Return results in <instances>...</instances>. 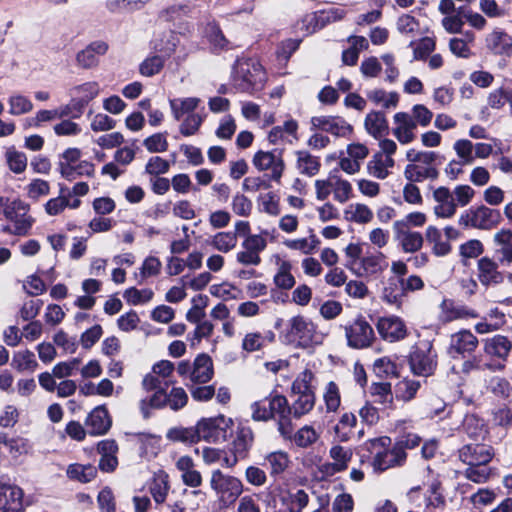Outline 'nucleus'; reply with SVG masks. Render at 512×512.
<instances>
[{"label": "nucleus", "instance_id": "f257e3e1", "mask_svg": "<svg viewBox=\"0 0 512 512\" xmlns=\"http://www.w3.org/2000/svg\"><path fill=\"white\" fill-rule=\"evenodd\" d=\"M251 416L255 421H277L278 431L285 439H290L293 432L291 410L285 396L270 394L262 400L255 401L251 405Z\"/></svg>", "mask_w": 512, "mask_h": 512}, {"label": "nucleus", "instance_id": "f03ea898", "mask_svg": "<svg viewBox=\"0 0 512 512\" xmlns=\"http://www.w3.org/2000/svg\"><path fill=\"white\" fill-rule=\"evenodd\" d=\"M494 242L499 246L495 252L498 262L488 257L478 261L479 280L483 285L499 284L503 281L498 263L502 266H512V230L501 229L494 235Z\"/></svg>", "mask_w": 512, "mask_h": 512}, {"label": "nucleus", "instance_id": "7ed1b4c3", "mask_svg": "<svg viewBox=\"0 0 512 512\" xmlns=\"http://www.w3.org/2000/svg\"><path fill=\"white\" fill-rule=\"evenodd\" d=\"M371 456V466L376 473L384 472L391 468L401 467L405 464L407 454L401 445L392 446L391 438L382 436L370 439L364 444Z\"/></svg>", "mask_w": 512, "mask_h": 512}, {"label": "nucleus", "instance_id": "20e7f679", "mask_svg": "<svg viewBox=\"0 0 512 512\" xmlns=\"http://www.w3.org/2000/svg\"><path fill=\"white\" fill-rule=\"evenodd\" d=\"M267 80L266 72L261 63L252 58L237 59L232 74L234 87L247 93L262 90Z\"/></svg>", "mask_w": 512, "mask_h": 512}, {"label": "nucleus", "instance_id": "39448f33", "mask_svg": "<svg viewBox=\"0 0 512 512\" xmlns=\"http://www.w3.org/2000/svg\"><path fill=\"white\" fill-rule=\"evenodd\" d=\"M431 340H421L415 344L409 356V366L414 375L428 377L434 374L438 361Z\"/></svg>", "mask_w": 512, "mask_h": 512}, {"label": "nucleus", "instance_id": "423d86ee", "mask_svg": "<svg viewBox=\"0 0 512 512\" xmlns=\"http://www.w3.org/2000/svg\"><path fill=\"white\" fill-rule=\"evenodd\" d=\"M210 486L215 492L218 501L224 507L235 503L243 493L242 481L232 475L224 474L220 470H214L211 474Z\"/></svg>", "mask_w": 512, "mask_h": 512}, {"label": "nucleus", "instance_id": "0eeeda50", "mask_svg": "<svg viewBox=\"0 0 512 512\" xmlns=\"http://www.w3.org/2000/svg\"><path fill=\"white\" fill-rule=\"evenodd\" d=\"M177 36L172 32L164 35V38L159 42L157 39L153 41V49L162 53V55H153L147 57L139 67L141 75L152 77L158 74L164 67L166 58L175 51L177 46Z\"/></svg>", "mask_w": 512, "mask_h": 512}, {"label": "nucleus", "instance_id": "6e6552de", "mask_svg": "<svg viewBox=\"0 0 512 512\" xmlns=\"http://www.w3.org/2000/svg\"><path fill=\"white\" fill-rule=\"evenodd\" d=\"M347 345L352 349H366L375 341V333L371 324L363 315H358L352 322L342 326Z\"/></svg>", "mask_w": 512, "mask_h": 512}, {"label": "nucleus", "instance_id": "1a4fd4ad", "mask_svg": "<svg viewBox=\"0 0 512 512\" xmlns=\"http://www.w3.org/2000/svg\"><path fill=\"white\" fill-rule=\"evenodd\" d=\"M500 221V211L484 205L471 207L462 213L458 219L459 225L464 228L471 227L481 230H491L496 227Z\"/></svg>", "mask_w": 512, "mask_h": 512}, {"label": "nucleus", "instance_id": "9d476101", "mask_svg": "<svg viewBox=\"0 0 512 512\" xmlns=\"http://www.w3.org/2000/svg\"><path fill=\"white\" fill-rule=\"evenodd\" d=\"M287 338L289 342H297L301 347L321 344L323 339L313 322L300 315L289 320Z\"/></svg>", "mask_w": 512, "mask_h": 512}, {"label": "nucleus", "instance_id": "9b49d317", "mask_svg": "<svg viewBox=\"0 0 512 512\" xmlns=\"http://www.w3.org/2000/svg\"><path fill=\"white\" fill-rule=\"evenodd\" d=\"M232 424V419L222 414L200 419L196 424L199 441L203 440L208 443H217L221 440H225L227 431Z\"/></svg>", "mask_w": 512, "mask_h": 512}, {"label": "nucleus", "instance_id": "f8f14e48", "mask_svg": "<svg viewBox=\"0 0 512 512\" xmlns=\"http://www.w3.org/2000/svg\"><path fill=\"white\" fill-rule=\"evenodd\" d=\"M30 210L29 204L20 199L9 200L8 205L4 209L5 217L13 224L5 226L4 231L13 232L16 235H24L31 226V217L28 215Z\"/></svg>", "mask_w": 512, "mask_h": 512}, {"label": "nucleus", "instance_id": "ddd939ff", "mask_svg": "<svg viewBox=\"0 0 512 512\" xmlns=\"http://www.w3.org/2000/svg\"><path fill=\"white\" fill-rule=\"evenodd\" d=\"M252 163L259 171H270V179L280 182L285 169L283 151L281 149H273L271 151L259 150L255 153Z\"/></svg>", "mask_w": 512, "mask_h": 512}, {"label": "nucleus", "instance_id": "4468645a", "mask_svg": "<svg viewBox=\"0 0 512 512\" xmlns=\"http://www.w3.org/2000/svg\"><path fill=\"white\" fill-rule=\"evenodd\" d=\"M311 130H321L336 137L348 138L353 133V127L339 116L321 115L310 120Z\"/></svg>", "mask_w": 512, "mask_h": 512}, {"label": "nucleus", "instance_id": "2eb2a0df", "mask_svg": "<svg viewBox=\"0 0 512 512\" xmlns=\"http://www.w3.org/2000/svg\"><path fill=\"white\" fill-rule=\"evenodd\" d=\"M478 344L477 337L470 330L462 329L450 336L447 352L452 358L464 357L472 354Z\"/></svg>", "mask_w": 512, "mask_h": 512}, {"label": "nucleus", "instance_id": "dca6fc26", "mask_svg": "<svg viewBox=\"0 0 512 512\" xmlns=\"http://www.w3.org/2000/svg\"><path fill=\"white\" fill-rule=\"evenodd\" d=\"M376 329L380 337L390 343L401 341L407 336L406 325L397 316L380 317L377 320Z\"/></svg>", "mask_w": 512, "mask_h": 512}, {"label": "nucleus", "instance_id": "f3484780", "mask_svg": "<svg viewBox=\"0 0 512 512\" xmlns=\"http://www.w3.org/2000/svg\"><path fill=\"white\" fill-rule=\"evenodd\" d=\"M438 320L447 324L456 320L475 319L479 314L470 307L456 303L452 299L445 298L439 305Z\"/></svg>", "mask_w": 512, "mask_h": 512}, {"label": "nucleus", "instance_id": "a211bd4d", "mask_svg": "<svg viewBox=\"0 0 512 512\" xmlns=\"http://www.w3.org/2000/svg\"><path fill=\"white\" fill-rule=\"evenodd\" d=\"M23 490L10 483H0V512H24Z\"/></svg>", "mask_w": 512, "mask_h": 512}, {"label": "nucleus", "instance_id": "6ab92c4d", "mask_svg": "<svg viewBox=\"0 0 512 512\" xmlns=\"http://www.w3.org/2000/svg\"><path fill=\"white\" fill-rule=\"evenodd\" d=\"M459 459L467 466L489 464L494 456L493 448L485 444H467L458 451Z\"/></svg>", "mask_w": 512, "mask_h": 512}, {"label": "nucleus", "instance_id": "aec40b11", "mask_svg": "<svg viewBox=\"0 0 512 512\" xmlns=\"http://www.w3.org/2000/svg\"><path fill=\"white\" fill-rule=\"evenodd\" d=\"M394 238L399 242L405 253L418 251L423 245V236L417 231H412L407 222L395 221L393 224Z\"/></svg>", "mask_w": 512, "mask_h": 512}, {"label": "nucleus", "instance_id": "412c9836", "mask_svg": "<svg viewBox=\"0 0 512 512\" xmlns=\"http://www.w3.org/2000/svg\"><path fill=\"white\" fill-rule=\"evenodd\" d=\"M387 267L388 262L382 252L371 253L360 259L353 274L357 277L368 278L382 273Z\"/></svg>", "mask_w": 512, "mask_h": 512}, {"label": "nucleus", "instance_id": "4be33fe9", "mask_svg": "<svg viewBox=\"0 0 512 512\" xmlns=\"http://www.w3.org/2000/svg\"><path fill=\"white\" fill-rule=\"evenodd\" d=\"M279 501L281 509L278 512H302L309 503V495L303 489L283 490Z\"/></svg>", "mask_w": 512, "mask_h": 512}, {"label": "nucleus", "instance_id": "5701e85b", "mask_svg": "<svg viewBox=\"0 0 512 512\" xmlns=\"http://www.w3.org/2000/svg\"><path fill=\"white\" fill-rule=\"evenodd\" d=\"M433 198L436 201L434 213L440 218H451L456 213L457 204L455 203L452 192L444 186L437 188L433 192Z\"/></svg>", "mask_w": 512, "mask_h": 512}, {"label": "nucleus", "instance_id": "b1692460", "mask_svg": "<svg viewBox=\"0 0 512 512\" xmlns=\"http://www.w3.org/2000/svg\"><path fill=\"white\" fill-rule=\"evenodd\" d=\"M345 15L346 10L343 7H329L312 13L305 18V21L313 25L312 32H314L328 24L342 20Z\"/></svg>", "mask_w": 512, "mask_h": 512}, {"label": "nucleus", "instance_id": "393cba45", "mask_svg": "<svg viewBox=\"0 0 512 512\" xmlns=\"http://www.w3.org/2000/svg\"><path fill=\"white\" fill-rule=\"evenodd\" d=\"M85 424L91 435H104L110 429L112 421L106 407L98 406L89 413Z\"/></svg>", "mask_w": 512, "mask_h": 512}, {"label": "nucleus", "instance_id": "a878e982", "mask_svg": "<svg viewBox=\"0 0 512 512\" xmlns=\"http://www.w3.org/2000/svg\"><path fill=\"white\" fill-rule=\"evenodd\" d=\"M396 127L393 130L394 136L401 144L411 143L415 139L414 130L416 122L410 114L406 112H398L394 115Z\"/></svg>", "mask_w": 512, "mask_h": 512}, {"label": "nucleus", "instance_id": "bb28decb", "mask_svg": "<svg viewBox=\"0 0 512 512\" xmlns=\"http://www.w3.org/2000/svg\"><path fill=\"white\" fill-rule=\"evenodd\" d=\"M512 349V341L504 335L497 334L483 340L484 352L491 356L505 361Z\"/></svg>", "mask_w": 512, "mask_h": 512}, {"label": "nucleus", "instance_id": "cd10ccee", "mask_svg": "<svg viewBox=\"0 0 512 512\" xmlns=\"http://www.w3.org/2000/svg\"><path fill=\"white\" fill-rule=\"evenodd\" d=\"M108 51V44L98 40L90 43L85 49L76 55V61L79 66L85 69L92 68L98 64V57Z\"/></svg>", "mask_w": 512, "mask_h": 512}, {"label": "nucleus", "instance_id": "c85d7f7f", "mask_svg": "<svg viewBox=\"0 0 512 512\" xmlns=\"http://www.w3.org/2000/svg\"><path fill=\"white\" fill-rule=\"evenodd\" d=\"M254 443V433L249 426L239 425L232 441V452L240 459H246Z\"/></svg>", "mask_w": 512, "mask_h": 512}, {"label": "nucleus", "instance_id": "c756f323", "mask_svg": "<svg viewBox=\"0 0 512 512\" xmlns=\"http://www.w3.org/2000/svg\"><path fill=\"white\" fill-rule=\"evenodd\" d=\"M176 467L181 473L183 483L191 488H197L202 484L201 473L189 456H182L176 462Z\"/></svg>", "mask_w": 512, "mask_h": 512}, {"label": "nucleus", "instance_id": "7c9ffc66", "mask_svg": "<svg viewBox=\"0 0 512 512\" xmlns=\"http://www.w3.org/2000/svg\"><path fill=\"white\" fill-rule=\"evenodd\" d=\"M213 362L209 355L200 354L193 362L192 382L194 384H204L213 377Z\"/></svg>", "mask_w": 512, "mask_h": 512}, {"label": "nucleus", "instance_id": "2f4dec72", "mask_svg": "<svg viewBox=\"0 0 512 512\" xmlns=\"http://www.w3.org/2000/svg\"><path fill=\"white\" fill-rule=\"evenodd\" d=\"M395 165L392 157H384V154H374L367 163V172L370 176L384 180L390 175V169Z\"/></svg>", "mask_w": 512, "mask_h": 512}, {"label": "nucleus", "instance_id": "473e14b6", "mask_svg": "<svg viewBox=\"0 0 512 512\" xmlns=\"http://www.w3.org/2000/svg\"><path fill=\"white\" fill-rule=\"evenodd\" d=\"M488 48L497 55L512 56V37L503 31H494L487 37Z\"/></svg>", "mask_w": 512, "mask_h": 512}, {"label": "nucleus", "instance_id": "72a5a7b5", "mask_svg": "<svg viewBox=\"0 0 512 512\" xmlns=\"http://www.w3.org/2000/svg\"><path fill=\"white\" fill-rule=\"evenodd\" d=\"M364 126L366 131L375 139H379L388 132V123L384 113L372 111L365 117Z\"/></svg>", "mask_w": 512, "mask_h": 512}, {"label": "nucleus", "instance_id": "f704fd0d", "mask_svg": "<svg viewBox=\"0 0 512 512\" xmlns=\"http://www.w3.org/2000/svg\"><path fill=\"white\" fill-rule=\"evenodd\" d=\"M296 167L300 174L312 177L320 170L319 158L312 155L306 150H299L295 152Z\"/></svg>", "mask_w": 512, "mask_h": 512}, {"label": "nucleus", "instance_id": "c9c22d12", "mask_svg": "<svg viewBox=\"0 0 512 512\" xmlns=\"http://www.w3.org/2000/svg\"><path fill=\"white\" fill-rule=\"evenodd\" d=\"M439 172L434 166H424L419 163L408 164L404 170V176L410 182H423L426 179L434 180Z\"/></svg>", "mask_w": 512, "mask_h": 512}, {"label": "nucleus", "instance_id": "e433bc0d", "mask_svg": "<svg viewBox=\"0 0 512 512\" xmlns=\"http://www.w3.org/2000/svg\"><path fill=\"white\" fill-rule=\"evenodd\" d=\"M267 467L269 468L271 477H278L283 474L290 464V457L285 451H273L267 454L264 458Z\"/></svg>", "mask_w": 512, "mask_h": 512}, {"label": "nucleus", "instance_id": "4c0bfd02", "mask_svg": "<svg viewBox=\"0 0 512 512\" xmlns=\"http://www.w3.org/2000/svg\"><path fill=\"white\" fill-rule=\"evenodd\" d=\"M504 368L503 364H496L487 362L484 360L482 355H474L471 358L465 360L461 365V373L469 375L474 372H481L484 370L497 371Z\"/></svg>", "mask_w": 512, "mask_h": 512}, {"label": "nucleus", "instance_id": "58836bf2", "mask_svg": "<svg viewBox=\"0 0 512 512\" xmlns=\"http://www.w3.org/2000/svg\"><path fill=\"white\" fill-rule=\"evenodd\" d=\"M95 166L93 163L89 161H79L74 163V165L65 164L61 165L60 173L61 175L69 181L75 180L77 177L88 176L91 177L94 175Z\"/></svg>", "mask_w": 512, "mask_h": 512}, {"label": "nucleus", "instance_id": "ea45409f", "mask_svg": "<svg viewBox=\"0 0 512 512\" xmlns=\"http://www.w3.org/2000/svg\"><path fill=\"white\" fill-rule=\"evenodd\" d=\"M296 398L290 406L291 415L300 418L309 413L315 405V393H292Z\"/></svg>", "mask_w": 512, "mask_h": 512}, {"label": "nucleus", "instance_id": "a19ab883", "mask_svg": "<svg viewBox=\"0 0 512 512\" xmlns=\"http://www.w3.org/2000/svg\"><path fill=\"white\" fill-rule=\"evenodd\" d=\"M153 392L152 396L143 398L139 402V408L144 418L150 416L151 409H161L167 405V393L165 388Z\"/></svg>", "mask_w": 512, "mask_h": 512}, {"label": "nucleus", "instance_id": "79ce46f5", "mask_svg": "<svg viewBox=\"0 0 512 512\" xmlns=\"http://www.w3.org/2000/svg\"><path fill=\"white\" fill-rule=\"evenodd\" d=\"M200 99L197 97L177 98L169 101L172 114L176 120L188 113L191 114L199 105Z\"/></svg>", "mask_w": 512, "mask_h": 512}, {"label": "nucleus", "instance_id": "37998d69", "mask_svg": "<svg viewBox=\"0 0 512 512\" xmlns=\"http://www.w3.org/2000/svg\"><path fill=\"white\" fill-rule=\"evenodd\" d=\"M420 387V381L404 378L400 380L395 386V397L396 399L405 402L410 401L416 396Z\"/></svg>", "mask_w": 512, "mask_h": 512}, {"label": "nucleus", "instance_id": "c03bdc74", "mask_svg": "<svg viewBox=\"0 0 512 512\" xmlns=\"http://www.w3.org/2000/svg\"><path fill=\"white\" fill-rule=\"evenodd\" d=\"M315 375L310 369L300 372L292 383V393H315Z\"/></svg>", "mask_w": 512, "mask_h": 512}, {"label": "nucleus", "instance_id": "a18cd8bd", "mask_svg": "<svg viewBox=\"0 0 512 512\" xmlns=\"http://www.w3.org/2000/svg\"><path fill=\"white\" fill-rule=\"evenodd\" d=\"M426 239L429 243L433 244L432 250L437 256H445L451 250L448 241L442 239L441 231L434 226H429L426 229Z\"/></svg>", "mask_w": 512, "mask_h": 512}, {"label": "nucleus", "instance_id": "49530a36", "mask_svg": "<svg viewBox=\"0 0 512 512\" xmlns=\"http://www.w3.org/2000/svg\"><path fill=\"white\" fill-rule=\"evenodd\" d=\"M344 214L346 220L360 224L368 223L373 218V213L368 206L360 203L349 205Z\"/></svg>", "mask_w": 512, "mask_h": 512}, {"label": "nucleus", "instance_id": "de8ad7c7", "mask_svg": "<svg viewBox=\"0 0 512 512\" xmlns=\"http://www.w3.org/2000/svg\"><path fill=\"white\" fill-rule=\"evenodd\" d=\"M211 245L222 253H228L237 245V235L233 232H218L211 239Z\"/></svg>", "mask_w": 512, "mask_h": 512}, {"label": "nucleus", "instance_id": "09e8293b", "mask_svg": "<svg viewBox=\"0 0 512 512\" xmlns=\"http://www.w3.org/2000/svg\"><path fill=\"white\" fill-rule=\"evenodd\" d=\"M97 470L92 465L71 464L67 469V476L70 479L78 480L82 483L90 482L95 478Z\"/></svg>", "mask_w": 512, "mask_h": 512}, {"label": "nucleus", "instance_id": "8fccbe9b", "mask_svg": "<svg viewBox=\"0 0 512 512\" xmlns=\"http://www.w3.org/2000/svg\"><path fill=\"white\" fill-rule=\"evenodd\" d=\"M291 263L289 261H282L279 265L278 271L274 276V283L280 289L289 290L295 285V278L291 274Z\"/></svg>", "mask_w": 512, "mask_h": 512}, {"label": "nucleus", "instance_id": "3c124183", "mask_svg": "<svg viewBox=\"0 0 512 512\" xmlns=\"http://www.w3.org/2000/svg\"><path fill=\"white\" fill-rule=\"evenodd\" d=\"M404 294L400 279L390 278L388 285L383 290V300L389 304L398 305Z\"/></svg>", "mask_w": 512, "mask_h": 512}, {"label": "nucleus", "instance_id": "603ef678", "mask_svg": "<svg viewBox=\"0 0 512 512\" xmlns=\"http://www.w3.org/2000/svg\"><path fill=\"white\" fill-rule=\"evenodd\" d=\"M169 482L166 474L157 475L150 485V492L156 503H163L169 493Z\"/></svg>", "mask_w": 512, "mask_h": 512}, {"label": "nucleus", "instance_id": "864d4df0", "mask_svg": "<svg viewBox=\"0 0 512 512\" xmlns=\"http://www.w3.org/2000/svg\"><path fill=\"white\" fill-rule=\"evenodd\" d=\"M167 438L173 441L184 443H196L199 441L197 426L194 427H175L167 432Z\"/></svg>", "mask_w": 512, "mask_h": 512}, {"label": "nucleus", "instance_id": "5fc2aeb1", "mask_svg": "<svg viewBox=\"0 0 512 512\" xmlns=\"http://www.w3.org/2000/svg\"><path fill=\"white\" fill-rule=\"evenodd\" d=\"M5 158L10 170L16 174L22 173L27 167L25 153L16 150L15 147H9L6 150Z\"/></svg>", "mask_w": 512, "mask_h": 512}, {"label": "nucleus", "instance_id": "6e6d98bb", "mask_svg": "<svg viewBox=\"0 0 512 512\" xmlns=\"http://www.w3.org/2000/svg\"><path fill=\"white\" fill-rule=\"evenodd\" d=\"M318 437V433L312 426L305 425L296 433L293 431L292 437L289 440H293L294 443L299 447H308L315 443Z\"/></svg>", "mask_w": 512, "mask_h": 512}, {"label": "nucleus", "instance_id": "4d7b16f0", "mask_svg": "<svg viewBox=\"0 0 512 512\" xmlns=\"http://www.w3.org/2000/svg\"><path fill=\"white\" fill-rule=\"evenodd\" d=\"M332 184L334 199L339 203L348 201L352 193V186L349 181L332 175Z\"/></svg>", "mask_w": 512, "mask_h": 512}, {"label": "nucleus", "instance_id": "13d9d810", "mask_svg": "<svg viewBox=\"0 0 512 512\" xmlns=\"http://www.w3.org/2000/svg\"><path fill=\"white\" fill-rule=\"evenodd\" d=\"M81 359L71 358L67 361L59 362L53 368V375L57 378H66L75 375L80 370Z\"/></svg>", "mask_w": 512, "mask_h": 512}, {"label": "nucleus", "instance_id": "bf43d9fd", "mask_svg": "<svg viewBox=\"0 0 512 512\" xmlns=\"http://www.w3.org/2000/svg\"><path fill=\"white\" fill-rule=\"evenodd\" d=\"M371 395L375 401L384 406H390L393 402V393L391 384L388 382L373 383L371 385Z\"/></svg>", "mask_w": 512, "mask_h": 512}, {"label": "nucleus", "instance_id": "052dcab7", "mask_svg": "<svg viewBox=\"0 0 512 512\" xmlns=\"http://www.w3.org/2000/svg\"><path fill=\"white\" fill-rule=\"evenodd\" d=\"M352 450L340 445H334L329 450V456L333 460L338 469L344 471L348 468V464L352 458Z\"/></svg>", "mask_w": 512, "mask_h": 512}, {"label": "nucleus", "instance_id": "680f3d73", "mask_svg": "<svg viewBox=\"0 0 512 512\" xmlns=\"http://www.w3.org/2000/svg\"><path fill=\"white\" fill-rule=\"evenodd\" d=\"M453 149L458 157V160L464 164L471 165L475 160L473 155L474 144L468 139H459L453 144Z\"/></svg>", "mask_w": 512, "mask_h": 512}, {"label": "nucleus", "instance_id": "e2e57ef3", "mask_svg": "<svg viewBox=\"0 0 512 512\" xmlns=\"http://www.w3.org/2000/svg\"><path fill=\"white\" fill-rule=\"evenodd\" d=\"M204 33L214 49L222 50L227 47L228 40L225 38L221 29L215 22L208 23Z\"/></svg>", "mask_w": 512, "mask_h": 512}, {"label": "nucleus", "instance_id": "0e129e2a", "mask_svg": "<svg viewBox=\"0 0 512 512\" xmlns=\"http://www.w3.org/2000/svg\"><path fill=\"white\" fill-rule=\"evenodd\" d=\"M323 399L328 412H336L338 410L341 404V397L339 388L335 382L331 381L327 384Z\"/></svg>", "mask_w": 512, "mask_h": 512}, {"label": "nucleus", "instance_id": "69168bd1", "mask_svg": "<svg viewBox=\"0 0 512 512\" xmlns=\"http://www.w3.org/2000/svg\"><path fill=\"white\" fill-rule=\"evenodd\" d=\"M511 95L512 89L502 86L489 93L487 103L490 108L499 110L509 102Z\"/></svg>", "mask_w": 512, "mask_h": 512}, {"label": "nucleus", "instance_id": "338daca9", "mask_svg": "<svg viewBox=\"0 0 512 512\" xmlns=\"http://www.w3.org/2000/svg\"><path fill=\"white\" fill-rule=\"evenodd\" d=\"M410 46H414L413 56L415 60L426 59L436 47L435 40L431 37H423L418 42H411Z\"/></svg>", "mask_w": 512, "mask_h": 512}, {"label": "nucleus", "instance_id": "774afa93", "mask_svg": "<svg viewBox=\"0 0 512 512\" xmlns=\"http://www.w3.org/2000/svg\"><path fill=\"white\" fill-rule=\"evenodd\" d=\"M153 295V291L149 288L139 290L135 287H131L125 290L123 297L128 303L139 305L149 302L153 298Z\"/></svg>", "mask_w": 512, "mask_h": 512}]
</instances>
